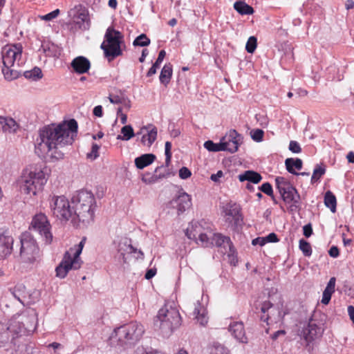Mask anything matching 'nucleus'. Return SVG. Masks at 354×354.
Masks as SVG:
<instances>
[{"instance_id":"f257e3e1","label":"nucleus","mask_w":354,"mask_h":354,"mask_svg":"<svg viewBox=\"0 0 354 354\" xmlns=\"http://www.w3.org/2000/svg\"><path fill=\"white\" fill-rule=\"evenodd\" d=\"M77 128L75 119L58 125L52 124L44 126L39 130L38 137L35 140V153L40 158L48 155L56 160L62 159L64 156L62 149L73 144Z\"/></svg>"},{"instance_id":"f03ea898","label":"nucleus","mask_w":354,"mask_h":354,"mask_svg":"<svg viewBox=\"0 0 354 354\" xmlns=\"http://www.w3.org/2000/svg\"><path fill=\"white\" fill-rule=\"evenodd\" d=\"M37 324V315L33 310L12 317L7 324L0 322V346L9 342L10 334L22 337L32 333Z\"/></svg>"},{"instance_id":"7ed1b4c3","label":"nucleus","mask_w":354,"mask_h":354,"mask_svg":"<svg viewBox=\"0 0 354 354\" xmlns=\"http://www.w3.org/2000/svg\"><path fill=\"white\" fill-rule=\"evenodd\" d=\"M73 205V225H77L80 222L86 225L94 220L96 202L91 192L80 190L71 198Z\"/></svg>"},{"instance_id":"20e7f679","label":"nucleus","mask_w":354,"mask_h":354,"mask_svg":"<svg viewBox=\"0 0 354 354\" xmlns=\"http://www.w3.org/2000/svg\"><path fill=\"white\" fill-rule=\"evenodd\" d=\"M153 324L156 330H160L163 337H168L174 329L180 326L181 317L176 308L165 305L158 310Z\"/></svg>"},{"instance_id":"39448f33","label":"nucleus","mask_w":354,"mask_h":354,"mask_svg":"<svg viewBox=\"0 0 354 354\" xmlns=\"http://www.w3.org/2000/svg\"><path fill=\"white\" fill-rule=\"evenodd\" d=\"M47 179L44 172L41 169L24 171L19 180L21 192L30 197L41 192Z\"/></svg>"},{"instance_id":"423d86ee","label":"nucleus","mask_w":354,"mask_h":354,"mask_svg":"<svg viewBox=\"0 0 354 354\" xmlns=\"http://www.w3.org/2000/svg\"><path fill=\"white\" fill-rule=\"evenodd\" d=\"M122 44H124L123 35L119 30L109 27L104 35V41L100 46L109 62L122 55Z\"/></svg>"},{"instance_id":"0eeeda50","label":"nucleus","mask_w":354,"mask_h":354,"mask_svg":"<svg viewBox=\"0 0 354 354\" xmlns=\"http://www.w3.org/2000/svg\"><path fill=\"white\" fill-rule=\"evenodd\" d=\"M275 183L283 201L288 204H290V211L295 212L300 209L301 197L296 188L283 177H277Z\"/></svg>"},{"instance_id":"6e6552de","label":"nucleus","mask_w":354,"mask_h":354,"mask_svg":"<svg viewBox=\"0 0 354 354\" xmlns=\"http://www.w3.org/2000/svg\"><path fill=\"white\" fill-rule=\"evenodd\" d=\"M20 260L24 263L32 264L39 257V249L30 232L21 234L20 237Z\"/></svg>"},{"instance_id":"1a4fd4ad","label":"nucleus","mask_w":354,"mask_h":354,"mask_svg":"<svg viewBox=\"0 0 354 354\" xmlns=\"http://www.w3.org/2000/svg\"><path fill=\"white\" fill-rule=\"evenodd\" d=\"M53 215L62 221H71L73 224V205L64 196H53L49 201Z\"/></svg>"},{"instance_id":"9d476101","label":"nucleus","mask_w":354,"mask_h":354,"mask_svg":"<svg viewBox=\"0 0 354 354\" xmlns=\"http://www.w3.org/2000/svg\"><path fill=\"white\" fill-rule=\"evenodd\" d=\"M143 333L142 325L137 322H131L114 330L115 337L121 346L134 344L140 339Z\"/></svg>"},{"instance_id":"9b49d317","label":"nucleus","mask_w":354,"mask_h":354,"mask_svg":"<svg viewBox=\"0 0 354 354\" xmlns=\"http://www.w3.org/2000/svg\"><path fill=\"white\" fill-rule=\"evenodd\" d=\"M325 330L324 322L322 319H317L315 315L310 319L308 324L299 330L298 335L306 342L308 351L313 349L310 344L322 338Z\"/></svg>"},{"instance_id":"f8f14e48","label":"nucleus","mask_w":354,"mask_h":354,"mask_svg":"<svg viewBox=\"0 0 354 354\" xmlns=\"http://www.w3.org/2000/svg\"><path fill=\"white\" fill-rule=\"evenodd\" d=\"M30 229L38 232L46 244L52 243L53 234L50 232V224L44 214H37L32 218Z\"/></svg>"},{"instance_id":"ddd939ff","label":"nucleus","mask_w":354,"mask_h":354,"mask_svg":"<svg viewBox=\"0 0 354 354\" xmlns=\"http://www.w3.org/2000/svg\"><path fill=\"white\" fill-rule=\"evenodd\" d=\"M73 250L66 251L64 258L59 266L56 268V276L64 279L71 270H77L81 267V262H78L72 258Z\"/></svg>"},{"instance_id":"4468645a","label":"nucleus","mask_w":354,"mask_h":354,"mask_svg":"<svg viewBox=\"0 0 354 354\" xmlns=\"http://www.w3.org/2000/svg\"><path fill=\"white\" fill-rule=\"evenodd\" d=\"M22 46L20 44L7 45L2 48V61L3 66H14L16 60L21 57Z\"/></svg>"},{"instance_id":"2eb2a0df","label":"nucleus","mask_w":354,"mask_h":354,"mask_svg":"<svg viewBox=\"0 0 354 354\" xmlns=\"http://www.w3.org/2000/svg\"><path fill=\"white\" fill-rule=\"evenodd\" d=\"M168 208L176 209L177 214H183L192 206L191 196L183 191H180L167 205Z\"/></svg>"},{"instance_id":"dca6fc26","label":"nucleus","mask_w":354,"mask_h":354,"mask_svg":"<svg viewBox=\"0 0 354 354\" xmlns=\"http://www.w3.org/2000/svg\"><path fill=\"white\" fill-rule=\"evenodd\" d=\"M243 137L234 130H230L228 133L222 138L225 150L231 153L237 151L239 145L242 143Z\"/></svg>"},{"instance_id":"f3484780","label":"nucleus","mask_w":354,"mask_h":354,"mask_svg":"<svg viewBox=\"0 0 354 354\" xmlns=\"http://www.w3.org/2000/svg\"><path fill=\"white\" fill-rule=\"evenodd\" d=\"M225 213L227 217L226 221L230 223L234 221L236 227L241 225L243 216L241 213L240 205L236 203H229L225 207Z\"/></svg>"},{"instance_id":"a211bd4d","label":"nucleus","mask_w":354,"mask_h":354,"mask_svg":"<svg viewBox=\"0 0 354 354\" xmlns=\"http://www.w3.org/2000/svg\"><path fill=\"white\" fill-rule=\"evenodd\" d=\"M14 239L8 232L0 234V260L6 259L12 253Z\"/></svg>"},{"instance_id":"6ab92c4d","label":"nucleus","mask_w":354,"mask_h":354,"mask_svg":"<svg viewBox=\"0 0 354 354\" xmlns=\"http://www.w3.org/2000/svg\"><path fill=\"white\" fill-rule=\"evenodd\" d=\"M211 244L216 247H223L225 252L232 254L234 252V248L229 236H223L221 234H212Z\"/></svg>"},{"instance_id":"aec40b11","label":"nucleus","mask_w":354,"mask_h":354,"mask_svg":"<svg viewBox=\"0 0 354 354\" xmlns=\"http://www.w3.org/2000/svg\"><path fill=\"white\" fill-rule=\"evenodd\" d=\"M140 133L142 134L141 142L142 145L150 147L157 138V128L152 124L144 127L141 129ZM139 134V133H138Z\"/></svg>"},{"instance_id":"412c9836","label":"nucleus","mask_w":354,"mask_h":354,"mask_svg":"<svg viewBox=\"0 0 354 354\" xmlns=\"http://www.w3.org/2000/svg\"><path fill=\"white\" fill-rule=\"evenodd\" d=\"M17 338H18V337L10 334V338L9 340V342L14 344L16 353L31 354L32 353L33 346L27 342L17 340ZM19 338L21 339V337H19Z\"/></svg>"},{"instance_id":"4be33fe9","label":"nucleus","mask_w":354,"mask_h":354,"mask_svg":"<svg viewBox=\"0 0 354 354\" xmlns=\"http://www.w3.org/2000/svg\"><path fill=\"white\" fill-rule=\"evenodd\" d=\"M229 331L234 337L241 343H248V338L245 336L244 326L241 322H234L229 326Z\"/></svg>"},{"instance_id":"5701e85b","label":"nucleus","mask_w":354,"mask_h":354,"mask_svg":"<svg viewBox=\"0 0 354 354\" xmlns=\"http://www.w3.org/2000/svg\"><path fill=\"white\" fill-rule=\"evenodd\" d=\"M19 127V125L13 118L0 116V131L6 133H15Z\"/></svg>"},{"instance_id":"b1692460","label":"nucleus","mask_w":354,"mask_h":354,"mask_svg":"<svg viewBox=\"0 0 354 354\" xmlns=\"http://www.w3.org/2000/svg\"><path fill=\"white\" fill-rule=\"evenodd\" d=\"M71 65L74 71L79 74L86 73L91 67L89 60L83 56L75 58Z\"/></svg>"},{"instance_id":"393cba45","label":"nucleus","mask_w":354,"mask_h":354,"mask_svg":"<svg viewBox=\"0 0 354 354\" xmlns=\"http://www.w3.org/2000/svg\"><path fill=\"white\" fill-rule=\"evenodd\" d=\"M155 160L156 156L154 154L145 153L135 159V165L138 169H142L151 165Z\"/></svg>"},{"instance_id":"a878e982","label":"nucleus","mask_w":354,"mask_h":354,"mask_svg":"<svg viewBox=\"0 0 354 354\" xmlns=\"http://www.w3.org/2000/svg\"><path fill=\"white\" fill-rule=\"evenodd\" d=\"M238 178L241 182L247 180L248 183L254 184L259 183L262 179L260 174L252 170L245 171L244 173L239 174Z\"/></svg>"},{"instance_id":"bb28decb","label":"nucleus","mask_w":354,"mask_h":354,"mask_svg":"<svg viewBox=\"0 0 354 354\" xmlns=\"http://www.w3.org/2000/svg\"><path fill=\"white\" fill-rule=\"evenodd\" d=\"M335 277H331L327 283V286L322 294V303L327 305L331 299L333 293L335 292Z\"/></svg>"},{"instance_id":"cd10ccee","label":"nucleus","mask_w":354,"mask_h":354,"mask_svg":"<svg viewBox=\"0 0 354 354\" xmlns=\"http://www.w3.org/2000/svg\"><path fill=\"white\" fill-rule=\"evenodd\" d=\"M285 165L287 171L292 174H299L298 172L295 171L294 167L298 170L302 168L303 162L299 158H288L285 160Z\"/></svg>"},{"instance_id":"c85d7f7f","label":"nucleus","mask_w":354,"mask_h":354,"mask_svg":"<svg viewBox=\"0 0 354 354\" xmlns=\"http://www.w3.org/2000/svg\"><path fill=\"white\" fill-rule=\"evenodd\" d=\"M234 10L241 15H252L254 8L243 1H238L234 3Z\"/></svg>"},{"instance_id":"c756f323","label":"nucleus","mask_w":354,"mask_h":354,"mask_svg":"<svg viewBox=\"0 0 354 354\" xmlns=\"http://www.w3.org/2000/svg\"><path fill=\"white\" fill-rule=\"evenodd\" d=\"M193 315L201 325L205 326L207 323L205 310L201 307V304L198 301L195 305Z\"/></svg>"},{"instance_id":"7c9ffc66","label":"nucleus","mask_w":354,"mask_h":354,"mask_svg":"<svg viewBox=\"0 0 354 354\" xmlns=\"http://www.w3.org/2000/svg\"><path fill=\"white\" fill-rule=\"evenodd\" d=\"M172 75V65L169 63L166 64L161 70L160 75V81L162 84L167 85Z\"/></svg>"},{"instance_id":"2f4dec72","label":"nucleus","mask_w":354,"mask_h":354,"mask_svg":"<svg viewBox=\"0 0 354 354\" xmlns=\"http://www.w3.org/2000/svg\"><path fill=\"white\" fill-rule=\"evenodd\" d=\"M75 26L82 30H88L90 27V21L88 15L84 12L78 14L77 20L74 21Z\"/></svg>"},{"instance_id":"473e14b6","label":"nucleus","mask_w":354,"mask_h":354,"mask_svg":"<svg viewBox=\"0 0 354 354\" xmlns=\"http://www.w3.org/2000/svg\"><path fill=\"white\" fill-rule=\"evenodd\" d=\"M324 204L330 208L332 212H336L337 201L335 195L330 192L328 191L326 192L324 196Z\"/></svg>"},{"instance_id":"72a5a7b5","label":"nucleus","mask_w":354,"mask_h":354,"mask_svg":"<svg viewBox=\"0 0 354 354\" xmlns=\"http://www.w3.org/2000/svg\"><path fill=\"white\" fill-rule=\"evenodd\" d=\"M223 143L222 138L220 140L219 143H214L212 140H207L204 143V147L207 149L209 151H224L225 150Z\"/></svg>"},{"instance_id":"f704fd0d","label":"nucleus","mask_w":354,"mask_h":354,"mask_svg":"<svg viewBox=\"0 0 354 354\" xmlns=\"http://www.w3.org/2000/svg\"><path fill=\"white\" fill-rule=\"evenodd\" d=\"M121 133L122 136L118 135V140H129L135 136L133 129L131 125L124 126L121 129Z\"/></svg>"},{"instance_id":"c9c22d12","label":"nucleus","mask_w":354,"mask_h":354,"mask_svg":"<svg viewBox=\"0 0 354 354\" xmlns=\"http://www.w3.org/2000/svg\"><path fill=\"white\" fill-rule=\"evenodd\" d=\"M272 304L270 301H265L261 304L260 310L263 315L260 317V319L262 322H268V321L271 319L269 314L266 313L272 307Z\"/></svg>"},{"instance_id":"e433bc0d","label":"nucleus","mask_w":354,"mask_h":354,"mask_svg":"<svg viewBox=\"0 0 354 354\" xmlns=\"http://www.w3.org/2000/svg\"><path fill=\"white\" fill-rule=\"evenodd\" d=\"M24 75L26 79L37 80L42 77V72L39 68L35 67L31 71H25Z\"/></svg>"},{"instance_id":"4c0bfd02","label":"nucleus","mask_w":354,"mask_h":354,"mask_svg":"<svg viewBox=\"0 0 354 354\" xmlns=\"http://www.w3.org/2000/svg\"><path fill=\"white\" fill-rule=\"evenodd\" d=\"M326 173V167L323 165H316L313 176L311 177V183H314L319 180V178Z\"/></svg>"},{"instance_id":"58836bf2","label":"nucleus","mask_w":354,"mask_h":354,"mask_svg":"<svg viewBox=\"0 0 354 354\" xmlns=\"http://www.w3.org/2000/svg\"><path fill=\"white\" fill-rule=\"evenodd\" d=\"M12 67V66H3L2 68V73H3L5 78L9 81L17 78L19 74L17 70L11 68Z\"/></svg>"},{"instance_id":"ea45409f","label":"nucleus","mask_w":354,"mask_h":354,"mask_svg":"<svg viewBox=\"0 0 354 354\" xmlns=\"http://www.w3.org/2000/svg\"><path fill=\"white\" fill-rule=\"evenodd\" d=\"M150 44V39L147 36L142 33L138 36L133 41V45L135 46H147Z\"/></svg>"},{"instance_id":"a19ab883","label":"nucleus","mask_w":354,"mask_h":354,"mask_svg":"<svg viewBox=\"0 0 354 354\" xmlns=\"http://www.w3.org/2000/svg\"><path fill=\"white\" fill-rule=\"evenodd\" d=\"M24 289H25L24 286H23L22 284H20V285L16 286L13 288L10 289V293L12 294V295L15 299H17L21 303H23L22 300H21V297H22L23 293L24 292Z\"/></svg>"},{"instance_id":"79ce46f5","label":"nucleus","mask_w":354,"mask_h":354,"mask_svg":"<svg viewBox=\"0 0 354 354\" xmlns=\"http://www.w3.org/2000/svg\"><path fill=\"white\" fill-rule=\"evenodd\" d=\"M211 354H229V350L223 345L219 343H214L211 350Z\"/></svg>"},{"instance_id":"37998d69","label":"nucleus","mask_w":354,"mask_h":354,"mask_svg":"<svg viewBox=\"0 0 354 354\" xmlns=\"http://www.w3.org/2000/svg\"><path fill=\"white\" fill-rule=\"evenodd\" d=\"M299 249L302 251L305 257H310L312 254V248L310 244L304 239L299 241Z\"/></svg>"},{"instance_id":"c03bdc74","label":"nucleus","mask_w":354,"mask_h":354,"mask_svg":"<svg viewBox=\"0 0 354 354\" xmlns=\"http://www.w3.org/2000/svg\"><path fill=\"white\" fill-rule=\"evenodd\" d=\"M162 166L161 167H158L156 170H155V174H153L150 178H147L146 175L143 176V177L142 178V180L143 182L146 183H154L156 182H157V180L160 178H164L165 177V174H159L158 175L157 174V172H158V170L160 169V168H162Z\"/></svg>"},{"instance_id":"a18cd8bd","label":"nucleus","mask_w":354,"mask_h":354,"mask_svg":"<svg viewBox=\"0 0 354 354\" xmlns=\"http://www.w3.org/2000/svg\"><path fill=\"white\" fill-rule=\"evenodd\" d=\"M257 39L255 37L251 36L249 37L245 49L248 53H253L257 48Z\"/></svg>"},{"instance_id":"49530a36","label":"nucleus","mask_w":354,"mask_h":354,"mask_svg":"<svg viewBox=\"0 0 354 354\" xmlns=\"http://www.w3.org/2000/svg\"><path fill=\"white\" fill-rule=\"evenodd\" d=\"M84 240H82V241H80V243H79L78 245V248H76V249H74V248H70L69 250H73L72 252V258L74 259L75 260H77L78 262H81L82 263V261L80 258V254L82 253V248H83V245H84Z\"/></svg>"},{"instance_id":"de8ad7c7","label":"nucleus","mask_w":354,"mask_h":354,"mask_svg":"<svg viewBox=\"0 0 354 354\" xmlns=\"http://www.w3.org/2000/svg\"><path fill=\"white\" fill-rule=\"evenodd\" d=\"M171 143L169 141L165 142V165L168 167L171 162Z\"/></svg>"},{"instance_id":"09e8293b","label":"nucleus","mask_w":354,"mask_h":354,"mask_svg":"<svg viewBox=\"0 0 354 354\" xmlns=\"http://www.w3.org/2000/svg\"><path fill=\"white\" fill-rule=\"evenodd\" d=\"M212 234L210 233L209 235L207 234L206 233H201L198 235V240L201 242L203 245L207 247L211 244V238H212Z\"/></svg>"},{"instance_id":"8fccbe9b","label":"nucleus","mask_w":354,"mask_h":354,"mask_svg":"<svg viewBox=\"0 0 354 354\" xmlns=\"http://www.w3.org/2000/svg\"><path fill=\"white\" fill-rule=\"evenodd\" d=\"M263 131L260 129H257L251 131V137L256 142H261L263 140Z\"/></svg>"},{"instance_id":"3c124183","label":"nucleus","mask_w":354,"mask_h":354,"mask_svg":"<svg viewBox=\"0 0 354 354\" xmlns=\"http://www.w3.org/2000/svg\"><path fill=\"white\" fill-rule=\"evenodd\" d=\"M259 189L269 196H272L273 189L270 183H265Z\"/></svg>"},{"instance_id":"603ef678","label":"nucleus","mask_w":354,"mask_h":354,"mask_svg":"<svg viewBox=\"0 0 354 354\" xmlns=\"http://www.w3.org/2000/svg\"><path fill=\"white\" fill-rule=\"evenodd\" d=\"M288 149L290 151L295 153H299L301 151V148L299 144L295 140H291L290 142Z\"/></svg>"},{"instance_id":"864d4df0","label":"nucleus","mask_w":354,"mask_h":354,"mask_svg":"<svg viewBox=\"0 0 354 354\" xmlns=\"http://www.w3.org/2000/svg\"><path fill=\"white\" fill-rule=\"evenodd\" d=\"M128 248L129 249V253H134L136 254V256H135L136 259H144V253L142 250H138L136 248H134L131 245H129Z\"/></svg>"},{"instance_id":"5fc2aeb1","label":"nucleus","mask_w":354,"mask_h":354,"mask_svg":"<svg viewBox=\"0 0 354 354\" xmlns=\"http://www.w3.org/2000/svg\"><path fill=\"white\" fill-rule=\"evenodd\" d=\"M100 149V146L95 143L92 145L91 151V153L87 154L88 158H93V159L97 158L99 156L98 150Z\"/></svg>"},{"instance_id":"6e6d98bb","label":"nucleus","mask_w":354,"mask_h":354,"mask_svg":"<svg viewBox=\"0 0 354 354\" xmlns=\"http://www.w3.org/2000/svg\"><path fill=\"white\" fill-rule=\"evenodd\" d=\"M192 175L191 171L186 167H183L179 170V177L182 179H187Z\"/></svg>"},{"instance_id":"4d7b16f0","label":"nucleus","mask_w":354,"mask_h":354,"mask_svg":"<svg viewBox=\"0 0 354 354\" xmlns=\"http://www.w3.org/2000/svg\"><path fill=\"white\" fill-rule=\"evenodd\" d=\"M59 14V10L56 9L47 15H44L41 19L45 21H51L52 19L56 18Z\"/></svg>"},{"instance_id":"13d9d810","label":"nucleus","mask_w":354,"mask_h":354,"mask_svg":"<svg viewBox=\"0 0 354 354\" xmlns=\"http://www.w3.org/2000/svg\"><path fill=\"white\" fill-rule=\"evenodd\" d=\"M124 98H125L124 97L120 96V95H111L109 97L110 102L112 104H122V102H124Z\"/></svg>"},{"instance_id":"bf43d9fd","label":"nucleus","mask_w":354,"mask_h":354,"mask_svg":"<svg viewBox=\"0 0 354 354\" xmlns=\"http://www.w3.org/2000/svg\"><path fill=\"white\" fill-rule=\"evenodd\" d=\"M265 238V244L266 243H277L279 241V239L275 233L272 232L269 234Z\"/></svg>"},{"instance_id":"052dcab7","label":"nucleus","mask_w":354,"mask_h":354,"mask_svg":"<svg viewBox=\"0 0 354 354\" xmlns=\"http://www.w3.org/2000/svg\"><path fill=\"white\" fill-rule=\"evenodd\" d=\"M166 55V52L165 50H161L160 52H159V54H158V58L156 59V61L153 64V65H155V66H158V67H160V64L162 63V62L163 61Z\"/></svg>"},{"instance_id":"680f3d73","label":"nucleus","mask_w":354,"mask_h":354,"mask_svg":"<svg viewBox=\"0 0 354 354\" xmlns=\"http://www.w3.org/2000/svg\"><path fill=\"white\" fill-rule=\"evenodd\" d=\"M303 233L304 235L308 238L310 237L313 234V227L310 223H308L304 226L303 227Z\"/></svg>"},{"instance_id":"e2e57ef3","label":"nucleus","mask_w":354,"mask_h":354,"mask_svg":"<svg viewBox=\"0 0 354 354\" xmlns=\"http://www.w3.org/2000/svg\"><path fill=\"white\" fill-rule=\"evenodd\" d=\"M223 176V172L221 170L218 171L216 174H212L210 176V179L215 182L218 183L220 182V178Z\"/></svg>"},{"instance_id":"0e129e2a","label":"nucleus","mask_w":354,"mask_h":354,"mask_svg":"<svg viewBox=\"0 0 354 354\" xmlns=\"http://www.w3.org/2000/svg\"><path fill=\"white\" fill-rule=\"evenodd\" d=\"M328 254L331 257L336 258L339 255V251L337 246L333 245L328 250Z\"/></svg>"},{"instance_id":"69168bd1","label":"nucleus","mask_w":354,"mask_h":354,"mask_svg":"<svg viewBox=\"0 0 354 354\" xmlns=\"http://www.w3.org/2000/svg\"><path fill=\"white\" fill-rule=\"evenodd\" d=\"M93 115L97 117H102L103 115L102 106L101 105H97L95 106L93 111Z\"/></svg>"},{"instance_id":"338daca9","label":"nucleus","mask_w":354,"mask_h":354,"mask_svg":"<svg viewBox=\"0 0 354 354\" xmlns=\"http://www.w3.org/2000/svg\"><path fill=\"white\" fill-rule=\"evenodd\" d=\"M156 274V269L151 268L147 271L145 277L147 279H151V278H153L155 276Z\"/></svg>"},{"instance_id":"774afa93","label":"nucleus","mask_w":354,"mask_h":354,"mask_svg":"<svg viewBox=\"0 0 354 354\" xmlns=\"http://www.w3.org/2000/svg\"><path fill=\"white\" fill-rule=\"evenodd\" d=\"M265 238L263 237H257L252 240V244L253 245H265Z\"/></svg>"}]
</instances>
